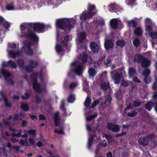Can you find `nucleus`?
I'll return each instance as SVG.
<instances>
[{
  "label": "nucleus",
  "instance_id": "obj_27",
  "mask_svg": "<svg viewBox=\"0 0 157 157\" xmlns=\"http://www.w3.org/2000/svg\"><path fill=\"white\" fill-rule=\"evenodd\" d=\"M116 44L121 48H123L126 44V42L124 40H119L116 42Z\"/></svg>",
  "mask_w": 157,
  "mask_h": 157
},
{
  "label": "nucleus",
  "instance_id": "obj_10",
  "mask_svg": "<svg viewBox=\"0 0 157 157\" xmlns=\"http://www.w3.org/2000/svg\"><path fill=\"white\" fill-rule=\"evenodd\" d=\"M107 128L109 130L114 132H117L120 130L119 126L118 125L114 124L112 123H108L107 125Z\"/></svg>",
  "mask_w": 157,
  "mask_h": 157
},
{
  "label": "nucleus",
  "instance_id": "obj_46",
  "mask_svg": "<svg viewBox=\"0 0 157 157\" xmlns=\"http://www.w3.org/2000/svg\"><path fill=\"white\" fill-rule=\"evenodd\" d=\"M151 78L149 76H145L144 79V83L146 84H149L151 82Z\"/></svg>",
  "mask_w": 157,
  "mask_h": 157
},
{
  "label": "nucleus",
  "instance_id": "obj_28",
  "mask_svg": "<svg viewBox=\"0 0 157 157\" xmlns=\"http://www.w3.org/2000/svg\"><path fill=\"white\" fill-rule=\"evenodd\" d=\"M109 87V83H106L104 82L101 84L100 86V88L101 89L104 90H106Z\"/></svg>",
  "mask_w": 157,
  "mask_h": 157
},
{
  "label": "nucleus",
  "instance_id": "obj_34",
  "mask_svg": "<svg viewBox=\"0 0 157 157\" xmlns=\"http://www.w3.org/2000/svg\"><path fill=\"white\" fill-rule=\"evenodd\" d=\"M75 100V96L73 94H71L68 97L67 99V102L69 103H73Z\"/></svg>",
  "mask_w": 157,
  "mask_h": 157
},
{
  "label": "nucleus",
  "instance_id": "obj_64",
  "mask_svg": "<svg viewBox=\"0 0 157 157\" xmlns=\"http://www.w3.org/2000/svg\"><path fill=\"white\" fill-rule=\"evenodd\" d=\"M153 95L152 97L153 100L154 101L157 99V91H155L153 92Z\"/></svg>",
  "mask_w": 157,
  "mask_h": 157
},
{
  "label": "nucleus",
  "instance_id": "obj_22",
  "mask_svg": "<svg viewBox=\"0 0 157 157\" xmlns=\"http://www.w3.org/2000/svg\"><path fill=\"white\" fill-rule=\"evenodd\" d=\"M17 64L20 68L24 69L25 66V61L21 58H18L17 61Z\"/></svg>",
  "mask_w": 157,
  "mask_h": 157
},
{
  "label": "nucleus",
  "instance_id": "obj_31",
  "mask_svg": "<svg viewBox=\"0 0 157 157\" xmlns=\"http://www.w3.org/2000/svg\"><path fill=\"white\" fill-rule=\"evenodd\" d=\"M1 72L5 78L11 77V75L10 73L6 70L2 69L1 70Z\"/></svg>",
  "mask_w": 157,
  "mask_h": 157
},
{
  "label": "nucleus",
  "instance_id": "obj_3",
  "mask_svg": "<svg viewBox=\"0 0 157 157\" xmlns=\"http://www.w3.org/2000/svg\"><path fill=\"white\" fill-rule=\"evenodd\" d=\"M133 61L136 63H140L141 66L144 68H148L151 63L150 60L140 54H136L133 59Z\"/></svg>",
  "mask_w": 157,
  "mask_h": 157
},
{
  "label": "nucleus",
  "instance_id": "obj_26",
  "mask_svg": "<svg viewBox=\"0 0 157 157\" xmlns=\"http://www.w3.org/2000/svg\"><path fill=\"white\" fill-rule=\"evenodd\" d=\"M23 49H24V52L28 55L29 56H32L33 54V52L32 48L28 49L27 50L25 49V47H23Z\"/></svg>",
  "mask_w": 157,
  "mask_h": 157
},
{
  "label": "nucleus",
  "instance_id": "obj_13",
  "mask_svg": "<svg viewBox=\"0 0 157 157\" xmlns=\"http://www.w3.org/2000/svg\"><path fill=\"white\" fill-rule=\"evenodd\" d=\"M60 113L58 111L56 112L54 115L53 120L54 125L56 126H59L61 118L59 115Z\"/></svg>",
  "mask_w": 157,
  "mask_h": 157
},
{
  "label": "nucleus",
  "instance_id": "obj_63",
  "mask_svg": "<svg viewBox=\"0 0 157 157\" xmlns=\"http://www.w3.org/2000/svg\"><path fill=\"white\" fill-rule=\"evenodd\" d=\"M77 85L76 82H72L69 85V87L71 89H72L75 88Z\"/></svg>",
  "mask_w": 157,
  "mask_h": 157
},
{
  "label": "nucleus",
  "instance_id": "obj_60",
  "mask_svg": "<svg viewBox=\"0 0 157 157\" xmlns=\"http://www.w3.org/2000/svg\"><path fill=\"white\" fill-rule=\"evenodd\" d=\"M134 107L133 105L132 106L130 104H129L128 106H127L124 109V112L125 113H127V110L129 109H132Z\"/></svg>",
  "mask_w": 157,
  "mask_h": 157
},
{
  "label": "nucleus",
  "instance_id": "obj_61",
  "mask_svg": "<svg viewBox=\"0 0 157 157\" xmlns=\"http://www.w3.org/2000/svg\"><path fill=\"white\" fill-rule=\"evenodd\" d=\"M60 108L61 110H64L66 109L65 108V101L64 100H62L61 101L60 106Z\"/></svg>",
  "mask_w": 157,
  "mask_h": 157
},
{
  "label": "nucleus",
  "instance_id": "obj_9",
  "mask_svg": "<svg viewBox=\"0 0 157 157\" xmlns=\"http://www.w3.org/2000/svg\"><path fill=\"white\" fill-rule=\"evenodd\" d=\"M29 64L24 66V68L27 72H31L33 69L37 67L39 65L38 63L36 60L34 61L33 59H30L29 60Z\"/></svg>",
  "mask_w": 157,
  "mask_h": 157
},
{
  "label": "nucleus",
  "instance_id": "obj_56",
  "mask_svg": "<svg viewBox=\"0 0 157 157\" xmlns=\"http://www.w3.org/2000/svg\"><path fill=\"white\" fill-rule=\"evenodd\" d=\"M141 105V102L138 101H134L133 102V105L134 107H138Z\"/></svg>",
  "mask_w": 157,
  "mask_h": 157
},
{
  "label": "nucleus",
  "instance_id": "obj_49",
  "mask_svg": "<svg viewBox=\"0 0 157 157\" xmlns=\"http://www.w3.org/2000/svg\"><path fill=\"white\" fill-rule=\"evenodd\" d=\"M2 25H3V26L5 28L6 30H8L9 27L10 25V23L6 21L5 20L4 21L3 23H2Z\"/></svg>",
  "mask_w": 157,
  "mask_h": 157
},
{
  "label": "nucleus",
  "instance_id": "obj_30",
  "mask_svg": "<svg viewBox=\"0 0 157 157\" xmlns=\"http://www.w3.org/2000/svg\"><path fill=\"white\" fill-rule=\"evenodd\" d=\"M128 26L130 27H132L133 28H135L137 26V22L133 20L129 21L127 22Z\"/></svg>",
  "mask_w": 157,
  "mask_h": 157
},
{
  "label": "nucleus",
  "instance_id": "obj_41",
  "mask_svg": "<svg viewBox=\"0 0 157 157\" xmlns=\"http://www.w3.org/2000/svg\"><path fill=\"white\" fill-rule=\"evenodd\" d=\"M150 36L152 39H157V32H152L149 33Z\"/></svg>",
  "mask_w": 157,
  "mask_h": 157
},
{
  "label": "nucleus",
  "instance_id": "obj_5",
  "mask_svg": "<svg viewBox=\"0 0 157 157\" xmlns=\"http://www.w3.org/2000/svg\"><path fill=\"white\" fill-rule=\"evenodd\" d=\"M31 78L33 82V88L35 91L39 93H41L42 92L46 90L45 88L42 89L40 84L37 82L36 73H35L31 75Z\"/></svg>",
  "mask_w": 157,
  "mask_h": 157
},
{
  "label": "nucleus",
  "instance_id": "obj_52",
  "mask_svg": "<svg viewBox=\"0 0 157 157\" xmlns=\"http://www.w3.org/2000/svg\"><path fill=\"white\" fill-rule=\"evenodd\" d=\"M153 25H145V30L148 33L151 32Z\"/></svg>",
  "mask_w": 157,
  "mask_h": 157
},
{
  "label": "nucleus",
  "instance_id": "obj_15",
  "mask_svg": "<svg viewBox=\"0 0 157 157\" xmlns=\"http://www.w3.org/2000/svg\"><path fill=\"white\" fill-rule=\"evenodd\" d=\"M105 48L106 50H109L113 48V42L112 39H108L105 40L104 43Z\"/></svg>",
  "mask_w": 157,
  "mask_h": 157
},
{
  "label": "nucleus",
  "instance_id": "obj_53",
  "mask_svg": "<svg viewBox=\"0 0 157 157\" xmlns=\"http://www.w3.org/2000/svg\"><path fill=\"white\" fill-rule=\"evenodd\" d=\"M97 114H96L88 116L86 118V120L87 121H90L91 120L97 117Z\"/></svg>",
  "mask_w": 157,
  "mask_h": 157
},
{
  "label": "nucleus",
  "instance_id": "obj_21",
  "mask_svg": "<svg viewBox=\"0 0 157 157\" xmlns=\"http://www.w3.org/2000/svg\"><path fill=\"white\" fill-rule=\"evenodd\" d=\"M118 25V21L115 19H112L110 22V25L111 28L114 29L117 28Z\"/></svg>",
  "mask_w": 157,
  "mask_h": 157
},
{
  "label": "nucleus",
  "instance_id": "obj_18",
  "mask_svg": "<svg viewBox=\"0 0 157 157\" xmlns=\"http://www.w3.org/2000/svg\"><path fill=\"white\" fill-rule=\"evenodd\" d=\"M8 53L10 57L13 59L15 58L16 56L19 57L21 54V52L19 50L16 52L12 50H10L8 52Z\"/></svg>",
  "mask_w": 157,
  "mask_h": 157
},
{
  "label": "nucleus",
  "instance_id": "obj_47",
  "mask_svg": "<svg viewBox=\"0 0 157 157\" xmlns=\"http://www.w3.org/2000/svg\"><path fill=\"white\" fill-rule=\"evenodd\" d=\"M92 137H90L88 140L87 147L88 149H90L92 146V144L93 141V139Z\"/></svg>",
  "mask_w": 157,
  "mask_h": 157
},
{
  "label": "nucleus",
  "instance_id": "obj_55",
  "mask_svg": "<svg viewBox=\"0 0 157 157\" xmlns=\"http://www.w3.org/2000/svg\"><path fill=\"white\" fill-rule=\"evenodd\" d=\"M36 130L32 129L28 130L27 133H29V135H32L33 136L35 137L36 135Z\"/></svg>",
  "mask_w": 157,
  "mask_h": 157
},
{
  "label": "nucleus",
  "instance_id": "obj_1",
  "mask_svg": "<svg viewBox=\"0 0 157 157\" xmlns=\"http://www.w3.org/2000/svg\"><path fill=\"white\" fill-rule=\"evenodd\" d=\"M22 38H24L26 39H29L33 42H26L24 44L25 46L28 49L31 48V46H37L39 40V37L36 34L32 32L30 30H28L27 33H23Z\"/></svg>",
  "mask_w": 157,
  "mask_h": 157
},
{
  "label": "nucleus",
  "instance_id": "obj_36",
  "mask_svg": "<svg viewBox=\"0 0 157 157\" xmlns=\"http://www.w3.org/2000/svg\"><path fill=\"white\" fill-rule=\"evenodd\" d=\"M88 73L89 75L92 77H94L96 74L95 69L92 68H90L89 69Z\"/></svg>",
  "mask_w": 157,
  "mask_h": 157
},
{
  "label": "nucleus",
  "instance_id": "obj_19",
  "mask_svg": "<svg viewBox=\"0 0 157 157\" xmlns=\"http://www.w3.org/2000/svg\"><path fill=\"white\" fill-rule=\"evenodd\" d=\"M0 94L1 97L2 98L4 101L5 106L6 107H11V104L8 103V98L6 97V94L2 91L0 92Z\"/></svg>",
  "mask_w": 157,
  "mask_h": 157
},
{
  "label": "nucleus",
  "instance_id": "obj_4",
  "mask_svg": "<svg viewBox=\"0 0 157 157\" xmlns=\"http://www.w3.org/2000/svg\"><path fill=\"white\" fill-rule=\"evenodd\" d=\"M70 38L71 39V36L69 35H66L63 39L60 41L62 44L63 46L59 44H57L56 45L55 48L58 53H61L64 52L63 47H67L68 45V42L70 40Z\"/></svg>",
  "mask_w": 157,
  "mask_h": 157
},
{
  "label": "nucleus",
  "instance_id": "obj_44",
  "mask_svg": "<svg viewBox=\"0 0 157 157\" xmlns=\"http://www.w3.org/2000/svg\"><path fill=\"white\" fill-rule=\"evenodd\" d=\"M30 96V94L29 92H26L25 94L21 96V99L22 100H26L29 99Z\"/></svg>",
  "mask_w": 157,
  "mask_h": 157
},
{
  "label": "nucleus",
  "instance_id": "obj_40",
  "mask_svg": "<svg viewBox=\"0 0 157 157\" xmlns=\"http://www.w3.org/2000/svg\"><path fill=\"white\" fill-rule=\"evenodd\" d=\"M87 56L85 53H83L82 57V64H84L87 62Z\"/></svg>",
  "mask_w": 157,
  "mask_h": 157
},
{
  "label": "nucleus",
  "instance_id": "obj_23",
  "mask_svg": "<svg viewBox=\"0 0 157 157\" xmlns=\"http://www.w3.org/2000/svg\"><path fill=\"white\" fill-rule=\"evenodd\" d=\"M86 35L84 33H80L78 37V42L79 43H82L85 40Z\"/></svg>",
  "mask_w": 157,
  "mask_h": 157
},
{
  "label": "nucleus",
  "instance_id": "obj_6",
  "mask_svg": "<svg viewBox=\"0 0 157 157\" xmlns=\"http://www.w3.org/2000/svg\"><path fill=\"white\" fill-rule=\"evenodd\" d=\"M83 69V65L81 63H79L74 67L71 68L70 71L68 73V75L69 77L73 78H75V76L72 75L73 72H74L79 76L82 74Z\"/></svg>",
  "mask_w": 157,
  "mask_h": 157
},
{
  "label": "nucleus",
  "instance_id": "obj_45",
  "mask_svg": "<svg viewBox=\"0 0 157 157\" xmlns=\"http://www.w3.org/2000/svg\"><path fill=\"white\" fill-rule=\"evenodd\" d=\"M133 44L136 47H138L140 44V41L138 38H136L133 40Z\"/></svg>",
  "mask_w": 157,
  "mask_h": 157
},
{
  "label": "nucleus",
  "instance_id": "obj_59",
  "mask_svg": "<svg viewBox=\"0 0 157 157\" xmlns=\"http://www.w3.org/2000/svg\"><path fill=\"white\" fill-rule=\"evenodd\" d=\"M35 98L36 99V103L37 104H39L41 102V100L38 95H36Z\"/></svg>",
  "mask_w": 157,
  "mask_h": 157
},
{
  "label": "nucleus",
  "instance_id": "obj_8",
  "mask_svg": "<svg viewBox=\"0 0 157 157\" xmlns=\"http://www.w3.org/2000/svg\"><path fill=\"white\" fill-rule=\"evenodd\" d=\"M29 26L35 32L43 33L44 30L45 25L42 23H30L29 24Z\"/></svg>",
  "mask_w": 157,
  "mask_h": 157
},
{
  "label": "nucleus",
  "instance_id": "obj_51",
  "mask_svg": "<svg viewBox=\"0 0 157 157\" xmlns=\"http://www.w3.org/2000/svg\"><path fill=\"white\" fill-rule=\"evenodd\" d=\"M105 137L106 139L108 141V143H110L113 142V141L112 139V137L111 135L106 134L105 135Z\"/></svg>",
  "mask_w": 157,
  "mask_h": 157
},
{
  "label": "nucleus",
  "instance_id": "obj_48",
  "mask_svg": "<svg viewBox=\"0 0 157 157\" xmlns=\"http://www.w3.org/2000/svg\"><path fill=\"white\" fill-rule=\"evenodd\" d=\"M99 103V100H95L94 102L89 107V108H94L96 107L97 105H98Z\"/></svg>",
  "mask_w": 157,
  "mask_h": 157
},
{
  "label": "nucleus",
  "instance_id": "obj_29",
  "mask_svg": "<svg viewBox=\"0 0 157 157\" xmlns=\"http://www.w3.org/2000/svg\"><path fill=\"white\" fill-rule=\"evenodd\" d=\"M0 149L1 155L4 157H7L8 154L6 148L4 147H2Z\"/></svg>",
  "mask_w": 157,
  "mask_h": 157
},
{
  "label": "nucleus",
  "instance_id": "obj_24",
  "mask_svg": "<svg viewBox=\"0 0 157 157\" xmlns=\"http://www.w3.org/2000/svg\"><path fill=\"white\" fill-rule=\"evenodd\" d=\"M134 34L137 36H140L142 34V31L141 28L139 27H137L134 30Z\"/></svg>",
  "mask_w": 157,
  "mask_h": 157
},
{
  "label": "nucleus",
  "instance_id": "obj_32",
  "mask_svg": "<svg viewBox=\"0 0 157 157\" xmlns=\"http://www.w3.org/2000/svg\"><path fill=\"white\" fill-rule=\"evenodd\" d=\"M21 108L24 111H27L29 109V106L27 103H23L21 105Z\"/></svg>",
  "mask_w": 157,
  "mask_h": 157
},
{
  "label": "nucleus",
  "instance_id": "obj_20",
  "mask_svg": "<svg viewBox=\"0 0 157 157\" xmlns=\"http://www.w3.org/2000/svg\"><path fill=\"white\" fill-rule=\"evenodd\" d=\"M154 105V103L152 101L147 102L144 105V107L148 111H150Z\"/></svg>",
  "mask_w": 157,
  "mask_h": 157
},
{
  "label": "nucleus",
  "instance_id": "obj_35",
  "mask_svg": "<svg viewBox=\"0 0 157 157\" xmlns=\"http://www.w3.org/2000/svg\"><path fill=\"white\" fill-rule=\"evenodd\" d=\"M20 29H21V36L22 37V35L23 33H27V31H28V30H30L31 31H32V30H31V29H27V30L25 31V30L26 29V27L24 25H21Z\"/></svg>",
  "mask_w": 157,
  "mask_h": 157
},
{
  "label": "nucleus",
  "instance_id": "obj_11",
  "mask_svg": "<svg viewBox=\"0 0 157 157\" xmlns=\"http://www.w3.org/2000/svg\"><path fill=\"white\" fill-rule=\"evenodd\" d=\"M96 13V12H92L88 11L82 14L80 16L81 20L83 21H86L87 19L92 18Z\"/></svg>",
  "mask_w": 157,
  "mask_h": 157
},
{
  "label": "nucleus",
  "instance_id": "obj_54",
  "mask_svg": "<svg viewBox=\"0 0 157 157\" xmlns=\"http://www.w3.org/2000/svg\"><path fill=\"white\" fill-rule=\"evenodd\" d=\"M13 120H22V118L20 117L19 113L14 114V117H13Z\"/></svg>",
  "mask_w": 157,
  "mask_h": 157
},
{
  "label": "nucleus",
  "instance_id": "obj_38",
  "mask_svg": "<svg viewBox=\"0 0 157 157\" xmlns=\"http://www.w3.org/2000/svg\"><path fill=\"white\" fill-rule=\"evenodd\" d=\"M54 132L59 134H64L63 128L62 126H60V129L58 130L56 129H55L54 130Z\"/></svg>",
  "mask_w": 157,
  "mask_h": 157
},
{
  "label": "nucleus",
  "instance_id": "obj_43",
  "mask_svg": "<svg viewBox=\"0 0 157 157\" xmlns=\"http://www.w3.org/2000/svg\"><path fill=\"white\" fill-rule=\"evenodd\" d=\"M145 70L143 71V75L144 76H149V75L150 73V70L148 68H144Z\"/></svg>",
  "mask_w": 157,
  "mask_h": 157
},
{
  "label": "nucleus",
  "instance_id": "obj_57",
  "mask_svg": "<svg viewBox=\"0 0 157 157\" xmlns=\"http://www.w3.org/2000/svg\"><path fill=\"white\" fill-rule=\"evenodd\" d=\"M95 6L94 5H91L90 3L88 4V7L87 10L90 11H93L95 9Z\"/></svg>",
  "mask_w": 157,
  "mask_h": 157
},
{
  "label": "nucleus",
  "instance_id": "obj_2",
  "mask_svg": "<svg viewBox=\"0 0 157 157\" xmlns=\"http://www.w3.org/2000/svg\"><path fill=\"white\" fill-rule=\"evenodd\" d=\"M75 23V20L71 21L68 19H58L56 22V25L57 27L67 32L74 28Z\"/></svg>",
  "mask_w": 157,
  "mask_h": 157
},
{
  "label": "nucleus",
  "instance_id": "obj_62",
  "mask_svg": "<svg viewBox=\"0 0 157 157\" xmlns=\"http://www.w3.org/2000/svg\"><path fill=\"white\" fill-rule=\"evenodd\" d=\"M18 132L17 134L13 133L12 135V136L20 137L21 136V129L19 130L18 131Z\"/></svg>",
  "mask_w": 157,
  "mask_h": 157
},
{
  "label": "nucleus",
  "instance_id": "obj_17",
  "mask_svg": "<svg viewBox=\"0 0 157 157\" xmlns=\"http://www.w3.org/2000/svg\"><path fill=\"white\" fill-rule=\"evenodd\" d=\"M122 76V74L121 73H119L118 72H116L114 76V83L116 84H119L120 82Z\"/></svg>",
  "mask_w": 157,
  "mask_h": 157
},
{
  "label": "nucleus",
  "instance_id": "obj_16",
  "mask_svg": "<svg viewBox=\"0 0 157 157\" xmlns=\"http://www.w3.org/2000/svg\"><path fill=\"white\" fill-rule=\"evenodd\" d=\"M109 8V10L111 12H117L123 10L121 7L114 4L110 5Z\"/></svg>",
  "mask_w": 157,
  "mask_h": 157
},
{
  "label": "nucleus",
  "instance_id": "obj_14",
  "mask_svg": "<svg viewBox=\"0 0 157 157\" xmlns=\"http://www.w3.org/2000/svg\"><path fill=\"white\" fill-rule=\"evenodd\" d=\"M90 48L93 52L97 53L99 52L100 46L97 43L92 41L90 43Z\"/></svg>",
  "mask_w": 157,
  "mask_h": 157
},
{
  "label": "nucleus",
  "instance_id": "obj_33",
  "mask_svg": "<svg viewBox=\"0 0 157 157\" xmlns=\"http://www.w3.org/2000/svg\"><path fill=\"white\" fill-rule=\"evenodd\" d=\"M105 65L107 67H110L112 64V60L110 58H108L104 61Z\"/></svg>",
  "mask_w": 157,
  "mask_h": 157
},
{
  "label": "nucleus",
  "instance_id": "obj_12",
  "mask_svg": "<svg viewBox=\"0 0 157 157\" xmlns=\"http://www.w3.org/2000/svg\"><path fill=\"white\" fill-rule=\"evenodd\" d=\"M2 66L7 67V66H9L12 69H16L17 68V65L14 61L10 60L9 61L6 62L3 61L2 63Z\"/></svg>",
  "mask_w": 157,
  "mask_h": 157
},
{
  "label": "nucleus",
  "instance_id": "obj_7",
  "mask_svg": "<svg viewBox=\"0 0 157 157\" xmlns=\"http://www.w3.org/2000/svg\"><path fill=\"white\" fill-rule=\"evenodd\" d=\"M155 135L153 134H151L146 136L140 137L138 140L139 144L143 146H147L149 144L150 141L155 137Z\"/></svg>",
  "mask_w": 157,
  "mask_h": 157
},
{
  "label": "nucleus",
  "instance_id": "obj_50",
  "mask_svg": "<svg viewBox=\"0 0 157 157\" xmlns=\"http://www.w3.org/2000/svg\"><path fill=\"white\" fill-rule=\"evenodd\" d=\"M145 25H153L152 21L150 18H147L145 20Z\"/></svg>",
  "mask_w": 157,
  "mask_h": 157
},
{
  "label": "nucleus",
  "instance_id": "obj_25",
  "mask_svg": "<svg viewBox=\"0 0 157 157\" xmlns=\"http://www.w3.org/2000/svg\"><path fill=\"white\" fill-rule=\"evenodd\" d=\"M136 73V71L134 67H131L129 68L128 74L130 77L133 76Z\"/></svg>",
  "mask_w": 157,
  "mask_h": 157
},
{
  "label": "nucleus",
  "instance_id": "obj_58",
  "mask_svg": "<svg viewBox=\"0 0 157 157\" xmlns=\"http://www.w3.org/2000/svg\"><path fill=\"white\" fill-rule=\"evenodd\" d=\"M129 82L123 80L121 84L124 87H127L129 85Z\"/></svg>",
  "mask_w": 157,
  "mask_h": 157
},
{
  "label": "nucleus",
  "instance_id": "obj_39",
  "mask_svg": "<svg viewBox=\"0 0 157 157\" xmlns=\"http://www.w3.org/2000/svg\"><path fill=\"white\" fill-rule=\"evenodd\" d=\"M6 9L8 10H13L15 9V8L13 6V3L8 4L6 6Z\"/></svg>",
  "mask_w": 157,
  "mask_h": 157
},
{
  "label": "nucleus",
  "instance_id": "obj_37",
  "mask_svg": "<svg viewBox=\"0 0 157 157\" xmlns=\"http://www.w3.org/2000/svg\"><path fill=\"white\" fill-rule=\"evenodd\" d=\"M91 99L89 97H86L85 101L84 103V105L86 107H89V105L91 103Z\"/></svg>",
  "mask_w": 157,
  "mask_h": 157
},
{
  "label": "nucleus",
  "instance_id": "obj_42",
  "mask_svg": "<svg viewBox=\"0 0 157 157\" xmlns=\"http://www.w3.org/2000/svg\"><path fill=\"white\" fill-rule=\"evenodd\" d=\"M137 114V112L136 110H133L132 112L128 113L127 115L128 117H132L135 116Z\"/></svg>",
  "mask_w": 157,
  "mask_h": 157
}]
</instances>
